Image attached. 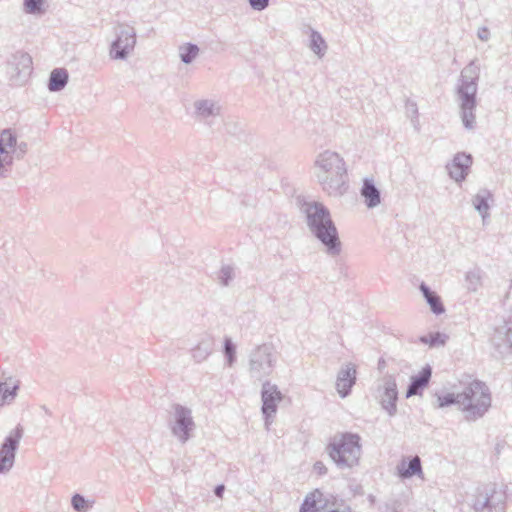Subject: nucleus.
<instances>
[{"label":"nucleus","mask_w":512,"mask_h":512,"mask_svg":"<svg viewBox=\"0 0 512 512\" xmlns=\"http://www.w3.org/2000/svg\"><path fill=\"white\" fill-rule=\"evenodd\" d=\"M462 119L466 127L471 128L475 122L473 110L475 108L476 84L474 82L462 86L459 90Z\"/></svg>","instance_id":"4"},{"label":"nucleus","mask_w":512,"mask_h":512,"mask_svg":"<svg viewBox=\"0 0 512 512\" xmlns=\"http://www.w3.org/2000/svg\"><path fill=\"white\" fill-rule=\"evenodd\" d=\"M356 380V368L354 365H347L343 368L337 378L336 387L339 394L344 397L351 390Z\"/></svg>","instance_id":"9"},{"label":"nucleus","mask_w":512,"mask_h":512,"mask_svg":"<svg viewBox=\"0 0 512 512\" xmlns=\"http://www.w3.org/2000/svg\"><path fill=\"white\" fill-rule=\"evenodd\" d=\"M16 138L10 130L0 133V168L10 159V153L14 150Z\"/></svg>","instance_id":"10"},{"label":"nucleus","mask_w":512,"mask_h":512,"mask_svg":"<svg viewBox=\"0 0 512 512\" xmlns=\"http://www.w3.org/2000/svg\"><path fill=\"white\" fill-rule=\"evenodd\" d=\"M324 498L318 490L310 493L304 500L301 512H317L323 507Z\"/></svg>","instance_id":"13"},{"label":"nucleus","mask_w":512,"mask_h":512,"mask_svg":"<svg viewBox=\"0 0 512 512\" xmlns=\"http://www.w3.org/2000/svg\"><path fill=\"white\" fill-rule=\"evenodd\" d=\"M17 439L8 437L0 448V471L8 469L12 466L14 461V450L16 447Z\"/></svg>","instance_id":"11"},{"label":"nucleus","mask_w":512,"mask_h":512,"mask_svg":"<svg viewBox=\"0 0 512 512\" xmlns=\"http://www.w3.org/2000/svg\"><path fill=\"white\" fill-rule=\"evenodd\" d=\"M490 402L486 386L479 381L471 382L464 392L459 394L458 399L470 420L482 416L488 410Z\"/></svg>","instance_id":"2"},{"label":"nucleus","mask_w":512,"mask_h":512,"mask_svg":"<svg viewBox=\"0 0 512 512\" xmlns=\"http://www.w3.org/2000/svg\"><path fill=\"white\" fill-rule=\"evenodd\" d=\"M379 402L381 406L390 414L396 412L397 385L394 380L388 379L379 388Z\"/></svg>","instance_id":"5"},{"label":"nucleus","mask_w":512,"mask_h":512,"mask_svg":"<svg viewBox=\"0 0 512 512\" xmlns=\"http://www.w3.org/2000/svg\"><path fill=\"white\" fill-rule=\"evenodd\" d=\"M198 52V47L192 44H185L180 47V56L185 63H190L195 59Z\"/></svg>","instance_id":"19"},{"label":"nucleus","mask_w":512,"mask_h":512,"mask_svg":"<svg viewBox=\"0 0 512 512\" xmlns=\"http://www.w3.org/2000/svg\"><path fill=\"white\" fill-rule=\"evenodd\" d=\"M490 199L491 195L489 193L478 194L474 197L473 204L483 217H485L488 212Z\"/></svg>","instance_id":"18"},{"label":"nucleus","mask_w":512,"mask_h":512,"mask_svg":"<svg viewBox=\"0 0 512 512\" xmlns=\"http://www.w3.org/2000/svg\"><path fill=\"white\" fill-rule=\"evenodd\" d=\"M315 46H316V48H317V49H315V51H316L317 53H320V51H321V49H320V45H316V44H315Z\"/></svg>","instance_id":"30"},{"label":"nucleus","mask_w":512,"mask_h":512,"mask_svg":"<svg viewBox=\"0 0 512 512\" xmlns=\"http://www.w3.org/2000/svg\"><path fill=\"white\" fill-rule=\"evenodd\" d=\"M340 162H341V160L339 159L338 155H336L334 153H328V152L321 155V157L319 159V164L324 169H328V166L332 167L334 164L338 165Z\"/></svg>","instance_id":"22"},{"label":"nucleus","mask_w":512,"mask_h":512,"mask_svg":"<svg viewBox=\"0 0 512 512\" xmlns=\"http://www.w3.org/2000/svg\"><path fill=\"white\" fill-rule=\"evenodd\" d=\"M42 6L43 0H25V7L29 13L41 12Z\"/></svg>","instance_id":"23"},{"label":"nucleus","mask_w":512,"mask_h":512,"mask_svg":"<svg viewBox=\"0 0 512 512\" xmlns=\"http://www.w3.org/2000/svg\"><path fill=\"white\" fill-rule=\"evenodd\" d=\"M330 458L338 465L352 467L361 456L360 436L352 433L336 435L327 447Z\"/></svg>","instance_id":"1"},{"label":"nucleus","mask_w":512,"mask_h":512,"mask_svg":"<svg viewBox=\"0 0 512 512\" xmlns=\"http://www.w3.org/2000/svg\"><path fill=\"white\" fill-rule=\"evenodd\" d=\"M135 45V34L128 28L121 31L118 39L113 43L111 56L115 59L124 57Z\"/></svg>","instance_id":"6"},{"label":"nucleus","mask_w":512,"mask_h":512,"mask_svg":"<svg viewBox=\"0 0 512 512\" xmlns=\"http://www.w3.org/2000/svg\"><path fill=\"white\" fill-rule=\"evenodd\" d=\"M282 400V395L276 386L266 383L262 391V411L267 417L276 413L277 405Z\"/></svg>","instance_id":"7"},{"label":"nucleus","mask_w":512,"mask_h":512,"mask_svg":"<svg viewBox=\"0 0 512 512\" xmlns=\"http://www.w3.org/2000/svg\"><path fill=\"white\" fill-rule=\"evenodd\" d=\"M420 289L434 313L440 314L444 312V307L439 296L431 292L424 284L420 286Z\"/></svg>","instance_id":"17"},{"label":"nucleus","mask_w":512,"mask_h":512,"mask_svg":"<svg viewBox=\"0 0 512 512\" xmlns=\"http://www.w3.org/2000/svg\"><path fill=\"white\" fill-rule=\"evenodd\" d=\"M72 505L75 510L80 512L86 511L88 508L87 501L78 494L72 498Z\"/></svg>","instance_id":"24"},{"label":"nucleus","mask_w":512,"mask_h":512,"mask_svg":"<svg viewBox=\"0 0 512 512\" xmlns=\"http://www.w3.org/2000/svg\"><path fill=\"white\" fill-rule=\"evenodd\" d=\"M306 213L309 225L315 228L317 237L329 248H335L338 245L337 232L328 212L319 204H310Z\"/></svg>","instance_id":"3"},{"label":"nucleus","mask_w":512,"mask_h":512,"mask_svg":"<svg viewBox=\"0 0 512 512\" xmlns=\"http://www.w3.org/2000/svg\"><path fill=\"white\" fill-rule=\"evenodd\" d=\"M458 399H459V394L457 396H455L452 393L438 395L435 405L438 408H443V407L449 406L451 404H454L456 402L458 403Z\"/></svg>","instance_id":"21"},{"label":"nucleus","mask_w":512,"mask_h":512,"mask_svg":"<svg viewBox=\"0 0 512 512\" xmlns=\"http://www.w3.org/2000/svg\"><path fill=\"white\" fill-rule=\"evenodd\" d=\"M431 377L430 367H424L418 376L412 378V383L407 390L406 397L418 394L419 390L425 388Z\"/></svg>","instance_id":"12"},{"label":"nucleus","mask_w":512,"mask_h":512,"mask_svg":"<svg viewBox=\"0 0 512 512\" xmlns=\"http://www.w3.org/2000/svg\"><path fill=\"white\" fill-rule=\"evenodd\" d=\"M440 338H441L440 334H436L435 336H431V339H428L426 337H422L421 341L426 343V344H429L431 346L436 344V343H438V342L443 344L444 341L442 339H440Z\"/></svg>","instance_id":"27"},{"label":"nucleus","mask_w":512,"mask_h":512,"mask_svg":"<svg viewBox=\"0 0 512 512\" xmlns=\"http://www.w3.org/2000/svg\"><path fill=\"white\" fill-rule=\"evenodd\" d=\"M398 471L401 477L407 478L416 474H421V463L419 457H414L409 462L403 461L398 466Z\"/></svg>","instance_id":"14"},{"label":"nucleus","mask_w":512,"mask_h":512,"mask_svg":"<svg viewBox=\"0 0 512 512\" xmlns=\"http://www.w3.org/2000/svg\"><path fill=\"white\" fill-rule=\"evenodd\" d=\"M471 164L472 157L469 154L458 153L449 166L450 176L456 181L464 180Z\"/></svg>","instance_id":"8"},{"label":"nucleus","mask_w":512,"mask_h":512,"mask_svg":"<svg viewBox=\"0 0 512 512\" xmlns=\"http://www.w3.org/2000/svg\"><path fill=\"white\" fill-rule=\"evenodd\" d=\"M362 195L366 200V203L369 207H374L380 203V195L378 190L374 187V185L365 181L362 188Z\"/></svg>","instance_id":"16"},{"label":"nucleus","mask_w":512,"mask_h":512,"mask_svg":"<svg viewBox=\"0 0 512 512\" xmlns=\"http://www.w3.org/2000/svg\"><path fill=\"white\" fill-rule=\"evenodd\" d=\"M178 423L184 427V429L188 428L192 424L190 417L185 415V411L183 409L179 412Z\"/></svg>","instance_id":"25"},{"label":"nucleus","mask_w":512,"mask_h":512,"mask_svg":"<svg viewBox=\"0 0 512 512\" xmlns=\"http://www.w3.org/2000/svg\"><path fill=\"white\" fill-rule=\"evenodd\" d=\"M223 490H224V487L223 486H219L216 488V495L219 496V497H222V493H223Z\"/></svg>","instance_id":"29"},{"label":"nucleus","mask_w":512,"mask_h":512,"mask_svg":"<svg viewBox=\"0 0 512 512\" xmlns=\"http://www.w3.org/2000/svg\"><path fill=\"white\" fill-rule=\"evenodd\" d=\"M68 80V73L64 69H55L51 72L49 89L51 91H58L62 89Z\"/></svg>","instance_id":"15"},{"label":"nucleus","mask_w":512,"mask_h":512,"mask_svg":"<svg viewBox=\"0 0 512 512\" xmlns=\"http://www.w3.org/2000/svg\"><path fill=\"white\" fill-rule=\"evenodd\" d=\"M250 5L256 10H262L268 5V0H249Z\"/></svg>","instance_id":"26"},{"label":"nucleus","mask_w":512,"mask_h":512,"mask_svg":"<svg viewBox=\"0 0 512 512\" xmlns=\"http://www.w3.org/2000/svg\"><path fill=\"white\" fill-rule=\"evenodd\" d=\"M16 386H10L6 383L0 384V405L12 400L15 396Z\"/></svg>","instance_id":"20"},{"label":"nucleus","mask_w":512,"mask_h":512,"mask_svg":"<svg viewBox=\"0 0 512 512\" xmlns=\"http://www.w3.org/2000/svg\"><path fill=\"white\" fill-rule=\"evenodd\" d=\"M259 352H260L262 355L267 356L268 358H270V357H271V355H272V354H271V352H270V349H269V348H267V347H263V348L259 349ZM268 363H269V364H271V363H272V360H271V359H269V360H268Z\"/></svg>","instance_id":"28"}]
</instances>
